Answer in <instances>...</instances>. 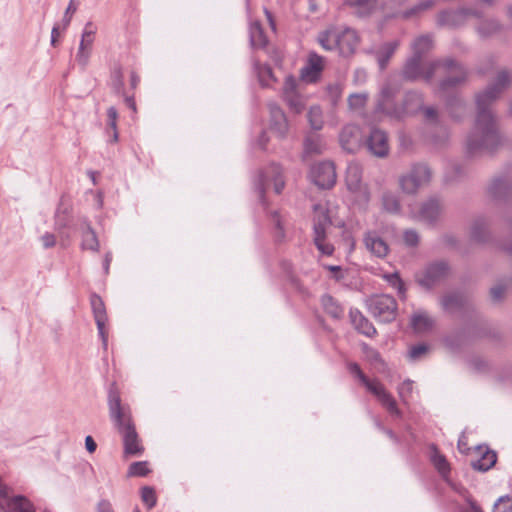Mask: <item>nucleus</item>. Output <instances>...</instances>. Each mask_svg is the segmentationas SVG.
<instances>
[{"mask_svg": "<svg viewBox=\"0 0 512 512\" xmlns=\"http://www.w3.org/2000/svg\"><path fill=\"white\" fill-rule=\"evenodd\" d=\"M507 71H501L496 82L475 97L477 114L473 129L467 136L466 149L472 155H479L495 149L501 143L497 119L492 104L510 84Z\"/></svg>", "mask_w": 512, "mask_h": 512, "instance_id": "obj_1", "label": "nucleus"}, {"mask_svg": "<svg viewBox=\"0 0 512 512\" xmlns=\"http://www.w3.org/2000/svg\"><path fill=\"white\" fill-rule=\"evenodd\" d=\"M402 75L411 81L420 78L429 81L436 75H444L445 78L440 83V89L443 91L459 85L466 79L465 69L452 59L423 64L422 58L418 56H412L406 61Z\"/></svg>", "mask_w": 512, "mask_h": 512, "instance_id": "obj_2", "label": "nucleus"}, {"mask_svg": "<svg viewBox=\"0 0 512 512\" xmlns=\"http://www.w3.org/2000/svg\"><path fill=\"white\" fill-rule=\"evenodd\" d=\"M109 416L122 437L124 448H140V439L132 420L128 404L122 403L120 391L115 382L108 390Z\"/></svg>", "mask_w": 512, "mask_h": 512, "instance_id": "obj_3", "label": "nucleus"}, {"mask_svg": "<svg viewBox=\"0 0 512 512\" xmlns=\"http://www.w3.org/2000/svg\"><path fill=\"white\" fill-rule=\"evenodd\" d=\"M398 91L396 85L386 83L380 93L376 111L387 116L402 119L407 115H413L423 108V97L420 93L411 91L406 93L403 105L397 107L393 104V98Z\"/></svg>", "mask_w": 512, "mask_h": 512, "instance_id": "obj_4", "label": "nucleus"}, {"mask_svg": "<svg viewBox=\"0 0 512 512\" xmlns=\"http://www.w3.org/2000/svg\"><path fill=\"white\" fill-rule=\"evenodd\" d=\"M313 213V242L323 255L330 256L334 252V247L326 241V230L332 224L328 208L325 204L319 203L314 205Z\"/></svg>", "mask_w": 512, "mask_h": 512, "instance_id": "obj_5", "label": "nucleus"}, {"mask_svg": "<svg viewBox=\"0 0 512 512\" xmlns=\"http://www.w3.org/2000/svg\"><path fill=\"white\" fill-rule=\"evenodd\" d=\"M432 178V171L427 164L416 163L399 177L401 191L408 195H415L418 191L427 186Z\"/></svg>", "mask_w": 512, "mask_h": 512, "instance_id": "obj_6", "label": "nucleus"}, {"mask_svg": "<svg viewBox=\"0 0 512 512\" xmlns=\"http://www.w3.org/2000/svg\"><path fill=\"white\" fill-rule=\"evenodd\" d=\"M370 314L380 322L389 323L397 315L396 300L390 295H374L367 300Z\"/></svg>", "mask_w": 512, "mask_h": 512, "instance_id": "obj_7", "label": "nucleus"}, {"mask_svg": "<svg viewBox=\"0 0 512 512\" xmlns=\"http://www.w3.org/2000/svg\"><path fill=\"white\" fill-rule=\"evenodd\" d=\"M470 17L481 18L482 13L474 8L444 10L437 15V24L449 28H457L466 23Z\"/></svg>", "mask_w": 512, "mask_h": 512, "instance_id": "obj_8", "label": "nucleus"}, {"mask_svg": "<svg viewBox=\"0 0 512 512\" xmlns=\"http://www.w3.org/2000/svg\"><path fill=\"white\" fill-rule=\"evenodd\" d=\"M373 394L381 405L392 415L401 417L402 413L397 407L394 397L386 390L378 379H369L368 377L361 383Z\"/></svg>", "mask_w": 512, "mask_h": 512, "instance_id": "obj_9", "label": "nucleus"}, {"mask_svg": "<svg viewBox=\"0 0 512 512\" xmlns=\"http://www.w3.org/2000/svg\"><path fill=\"white\" fill-rule=\"evenodd\" d=\"M447 274L448 266L446 263H431L416 275V281L420 286L430 289L445 279Z\"/></svg>", "mask_w": 512, "mask_h": 512, "instance_id": "obj_10", "label": "nucleus"}, {"mask_svg": "<svg viewBox=\"0 0 512 512\" xmlns=\"http://www.w3.org/2000/svg\"><path fill=\"white\" fill-rule=\"evenodd\" d=\"M311 180L315 185L323 189H329L336 183V171L330 161H322L315 164L310 171Z\"/></svg>", "mask_w": 512, "mask_h": 512, "instance_id": "obj_11", "label": "nucleus"}, {"mask_svg": "<svg viewBox=\"0 0 512 512\" xmlns=\"http://www.w3.org/2000/svg\"><path fill=\"white\" fill-rule=\"evenodd\" d=\"M271 182H273L274 191L277 194H280L284 188L285 183L282 178V169L277 164H272L260 175L258 190L261 199L263 198L265 190Z\"/></svg>", "mask_w": 512, "mask_h": 512, "instance_id": "obj_12", "label": "nucleus"}, {"mask_svg": "<svg viewBox=\"0 0 512 512\" xmlns=\"http://www.w3.org/2000/svg\"><path fill=\"white\" fill-rule=\"evenodd\" d=\"M90 303H91V307H92V311H93V315H94V319H95V322L97 325L99 335L102 339L103 346L106 347L107 341H108V335H107V331L105 329V325H106L108 318H107V313H106V308H105L104 302L100 296H98L96 294H92L90 297Z\"/></svg>", "mask_w": 512, "mask_h": 512, "instance_id": "obj_13", "label": "nucleus"}, {"mask_svg": "<svg viewBox=\"0 0 512 512\" xmlns=\"http://www.w3.org/2000/svg\"><path fill=\"white\" fill-rule=\"evenodd\" d=\"M369 151L377 157H385L389 152L388 137L380 129H373L367 139Z\"/></svg>", "mask_w": 512, "mask_h": 512, "instance_id": "obj_14", "label": "nucleus"}, {"mask_svg": "<svg viewBox=\"0 0 512 512\" xmlns=\"http://www.w3.org/2000/svg\"><path fill=\"white\" fill-rule=\"evenodd\" d=\"M339 141L344 150L349 153L355 152L361 142L360 128L352 124L346 125L340 133Z\"/></svg>", "mask_w": 512, "mask_h": 512, "instance_id": "obj_15", "label": "nucleus"}, {"mask_svg": "<svg viewBox=\"0 0 512 512\" xmlns=\"http://www.w3.org/2000/svg\"><path fill=\"white\" fill-rule=\"evenodd\" d=\"M324 68V59L315 52H310L307 64L301 69V78L305 82H315Z\"/></svg>", "mask_w": 512, "mask_h": 512, "instance_id": "obj_16", "label": "nucleus"}, {"mask_svg": "<svg viewBox=\"0 0 512 512\" xmlns=\"http://www.w3.org/2000/svg\"><path fill=\"white\" fill-rule=\"evenodd\" d=\"M442 210L440 201L431 198L421 204L419 211L413 214V217L423 222L432 223L440 217Z\"/></svg>", "mask_w": 512, "mask_h": 512, "instance_id": "obj_17", "label": "nucleus"}, {"mask_svg": "<svg viewBox=\"0 0 512 512\" xmlns=\"http://www.w3.org/2000/svg\"><path fill=\"white\" fill-rule=\"evenodd\" d=\"M338 36V49L340 53L344 56L353 54L359 44L357 32L351 28H338Z\"/></svg>", "mask_w": 512, "mask_h": 512, "instance_id": "obj_18", "label": "nucleus"}, {"mask_svg": "<svg viewBox=\"0 0 512 512\" xmlns=\"http://www.w3.org/2000/svg\"><path fill=\"white\" fill-rule=\"evenodd\" d=\"M270 130L279 138L285 137L288 131V122L285 113L275 104L269 106Z\"/></svg>", "mask_w": 512, "mask_h": 512, "instance_id": "obj_19", "label": "nucleus"}, {"mask_svg": "<svg viewBox=\"0 0 512 512\" xmlns=\"http://www.w3.org/2000/svg\"><path fill=\"white\" fill-rule=\"evenodd\" d=\"M364 244L366 249L378 258H384L389 252L388 244L376 232H367Z\"/></svg>", "mask_w": 512, "mask_h": 512, "instance_id": "obj_20", "label": "nucleus"}, {"mask_svg": "<svg viewBox=\"0 0 512 512\" xmlns=\"http://www.w3.org/2000/svg\"><path fill=\"white\" fill-rule=\"evenodd\" d=\"M476 455L471 459V466L473 469L485 472L492 468L496 461L497 455L495 450H474Z\"/></svg>", "mask_w": 512, "mask_h": 512, "instance_id": "obj_21", "label": "nucleus"}, {"mask_svg": "<svg viewBox=\"0 0 512 512\" xmlns=\"http://www.w3.org/2000/svg\"><path fill=\"white\" fill-rule=\"evenodd\" d=\"M346 185L349 191L353 193L362 190V167L357 162H351L346 169Z\"/></svg>", "mask_w": 512, "mask_h": 512, "instance_id": "obj_22", "label": "nucleus"}, {"mask_svg": "<svg viewBox=\"0 0 512 512\" xmlns=\"http://www.w3.org/2000/svg\"><path fill=\"white\" fill-rule=\"evenodd\" d=\"M351 323L360 333L372 337L376 334L373 324L357 309H351L349 312Z\"/></svg>", "mask_w": 512, "mask_h": 512, "instance_id": "obj_23", "label": "nucleus"}, {"mask_svg": "<svg viewBox=\"0 0 512 512\" xmlns=\"http://www.w3.org/2000/svg\"><path fill=\"white\" fill-rule=\"evenodd\" d=\"M470 238L476 243H486L490 239L488 224L485 219H475L470 227Z\"/></svg>", "mask_w": 512, "mask_h": 512, "instance_id": "obj_24", "label": "nucleus"}, {"mask_svg": "<svg viewBox=\"0 0 512 512\" xmlns=\"http://www.w3.org/2000/svg\"><path fill=\"white\" fill-rule=\"evenodd\" d=\"M399 46V42L397 40L386 42L382 44L376 51H375V57L377 59V62L379 64V67L381 70L385 69L388 61L392 57V55L395 53L396 49Z\"/></svg>", "mask_w": 512, "mask_h": 512, "instance_id": "obj_25", "label": "nucleus"}, {"mask_svg": "<svg viewBox=\"0 0 512 512\" xmlns=\"http://www.w3.org/2000/svg\"><path fill=\"white\" fill-rule=\"evenodd\" d=\"M503 25L496 19H484L476 26V32L480 38L486 39L498 34Z\"/></svg>", "mask_w": 512, "mask_h": 512, "instance_id": "obj_26", "label": "nucleus"}, {"mask_svg": "<svg viewBox=\"0 0 512 512\" xmlns=\"http://www.w3.org/2000/svg\"><path fill=\"white\" fill-rule=\"evenodd\" d=\"M317 40L320 46L327 51H332L338 48V28L330 27L327 30L320 32Z\"/></svg>", "mask_w": 512, "mask_h": 512, "instance_id": "obj_27", "label": "nucleus"}, {"mask_svg": "<svg viewBox=\"0 0 512 512\" xmlns=\"http://www.w3.org/2000/svg\"><path fill=\"white\" fill-rule=\"evenodd\" d=\"M3 499L6 504V512H35L32 503L23 496Z\"/></svg>", "mask_w": 512, "mask_h": 512, "instance_id": "obj_28", "label": "nucleus"}, {"mask_svg": "<svg viewBox=\"0 0 512 512\" xmlns=\"http://www.w3.org/2000/svg\"><path fill=\"white\" fill-rule=\"evenodd\" d=\"M433 323V319L426 312H417L411 319V325L417 333L429 331Z\"/></svg>", "mask_w": 512, "mask_h": 512, "instance_id": "obj_29", "label": "nucleus"}, {"mask_svg": "<svg viewBox=\"0 0 512 512\" xmlns=\"http://www.w3.org/2000/svg\"><path fill=\"white\" fill-rule=\"evenodd\" d=\"M433 46V40L430 35H422L417 37L411 44L413 51L412 56H418L422 58Z\"/></svg>", "mask_w": 512, "mask_h": 512, "instance_id": "obj_30", "label": "nucleus"}, {"mask_svg": "<svg viewBox=\"0 0 512 512\" xmlns=\"http://www.w3.org/2000/svg\"><path fill=\"white\" fill-rule=\"evenodd\" d=\"M463 305L464 299L459 293H448L441 299L442 308L449 313L459 310Z\"/></svg>", "mask_w": 512, "mask_h": 512, "instance_id": "obj_31", "label": "nucleus"}, {"mask_svg": "<svg viewBox=\"0 0 512 512\" xmlns=\"http://www.w3.org/2000/svg\"><path fill=\"white\" fill-rule=\"evenodd\" d=\"M324 149L322 139L318 135L307 136L304 141V157L321 154Z\"/></svg>", "mask_w": 512, "mask_h": 512, "instance_id": "obj_32", "label": "nucleus"}, {"mask_svg": "<svg viewBox=\"0 0 512 512\" xmlns=\"http://www.w3.org/2000/svg\"><path fill=\"white\" fill-rule=\"evenodd\" d=\"M322 306L327 314L335 319L343 316L344 309L341 305L330 295H323L321 298Z\"/></svg>", "mask_w": 512, "mask_h": 512, "instance_id": "obj_33", "label": "nucleus"}, {"mask_svg": "<svg viewBox=\"0 0 512 512\" xmlns=\"http://www.w3.org/2000/svg\"><path fill=\"white\" fill-rule=\"evenodd\" d=\"M250 41L251 45L256 48H264L268 43L267 37L259 22H253L250 26Z\"/></svg>", "mask_w": 512, "mask_h": 512, "instance_id": "obj_34", "label": "nucleus"}, {"mask_svg": "<svg viewBox=\"0 0 512 512\" xmlns=\"http://www.w3.org/2000/svg\"><path fill=\"white\" fill-rule=\"evenodd\" d=\"M81 247L94 252L99 250V241L96 233L88 223L85 224V231L82 234Z\"/></svg>", "mask_w": 512, "mask_h": 512, "instance_id": "obj_35", "label": "nucleus"}, {"mask_svg": "<svg viewBox=\"0 0 512 512\" xmlns=\"http://www.w3.org/2000/svg\"><path fill=\"white\" fill-rule=\"evenodd\" d=\"M382 207L388 213L398 214L401 211L399 197L391 191L384 192L382 195Z\"/></svg>", "mask_w": 512, "mask_h": 512, "instance_id": "obj_36", "label": "nucleus"}, {"mask_svg": "<svg viewBox=\"0 0 512 512\" xmlns=\"http://www.w3.org/2000/svg\"><path fill=\"white\" fill-rule=\"evenodd\" d=\"M379 0H344L345 4L353 7L359 15H367L376 9Z\"/></svg>", "mask_w": 512, "mask_h": 512, "instance_id": "obj_37", "label": "nucleus"}, {"mask_svg": "<svg viewBox=\"0 0 512 512\" xmlns=\"http://www.w3.org/2000/svg\"><path fill=\"white\" fill-rule=\"evenodd\" d=\"M255 71L257 73L260 84L263 87H270L276 81L271 67L255 63Z\"/></svg>", "mask_w": 512, "mask_h": 512, "instance_id": "obj_38", "label": "nucleus"}, {"mask_svg": "<svg viewBox=\"0 0 512 512\" xmlns=\"http://www.w3.org/2000/svg\"><path fill=\"white\" fill-rule=\"evenodd\" d=\"M431 461L437 471L446 478L450 472V464L446 457L442 455L439 450H433L431 454Z\"/></svg>", "mask_w": 512, "mask_h": 512, "instance_id": "obj_39", "label": "nucleus"}, {"mask_svg": "<svg viewBox=\"0 0 512 512\" xmlns=\"http://www.w3.org/2000/svg\"><path fill=\"white\" fill-rule=\"evenodd\" d=\"M307 118L312 129H322L324 124L323 113L319 106H312L308 111Z\"/></svg>", "mask_w": 512, "mask_h": 512, "instance_id": "obj_40", "label": "nucleus"}, {"mask_svg": "<svg viewBox=\"0 0 512 512\" xmlns=\"http://www.w3.org/2000/svg\"><path fill=\"white\" fill-rule=\"evenodd\" d=\"M510 190L508 182L504 179H495L490 187L489 191L495 198H501L506 196Z\"/></svg>", "mask_w": 512, "mask_h": 512, "instance_id": "obj_41", "label": "nucleus"}, {"mask_svg": "<svg viewBox=\"0 0 512 512\" xmlns=\"http://www.w3.org/2000/svg\"><path fill=\"white\" fill-rule=\"evenodd\" d=\"M291 111L301 113L305 107V98L298 92L284 99Z\"/></svg>", "mask_w": 512, "mask_h": 512, "instance_id": "obj_42", "label": "nucleus"}, {"mask_svg": "<svg viewBox=\"0 0 512 512\" xmlns=\"http://www.w3.org/2000/svg\"><path fill=\"white\" fill-rule=\"evenodd\" d=\"M94 34L95 31L92 29V24L87 23L84 31L81 36V41L79 45V49H89L92 50L93 42H94Z\"/></svg>", "mask_w": 512, "mask_h": 512, "instance_id": "obj_43", "label": "nucleus"}, {"mask_svg": "<svg viewBox=\"0 0 512 512\" xmlns=\"http://www.w3.org/2000/svg\"><path fill=\"white\" fill-rule=\"evenodd\" d=\"M435 0H421L417 4H415L411 9L404 12V17L408 18L414 15H418L426 10L431 9L435 5Z\"/></svg>", "mask_w": 512, "mask_h": 512, "instance_id": "obj_44", "label": "nucleus"}, {"mask_svg": "<svg viewBox=\"0 0 512 512\" xmlns=\"http://www.w3.org/2000/svg\"><path fill=\"white\" fill-rule=\"evenodd\" d=\"M150 472L148 462H134L129 466L128 476L144 477Z\"/></svg>", "mask_w": 512, "mask_h": 512, "instance_id": "obj_45", "label": "nucleus"}, {"mask_svg": "<svg viewBox=\"0 0 512 512\" xmlns=\"http://www.w3.org/2000/svg\"><path fill=\"white\" fill-rule=\"evenodd\" d=\"M297 87H298L297 79L292 75L286 76L284 84H283V88H282L283 99L298 93Z\"/></svg>", "mask_w": 512, "mask_h": 512, "instance_id": "obj_46", "label": "nucleus"}, {"mask_svg": "<svg viewBox=\"0 0 512 512\" xmlns=\"http://www.w3.org/2000/svg\"><path fill=\"white\" fill-rule=\"evenodd\" d=\"M141 500L147 506L148 509L153 508L157 502L155 490L150 486H144L141 489Z\"/></svg>", "mask_w": 512, "mask_h": 512, "instance_id": "obj_47", "label": "nucleus"}, {"mask_svg": "<svg viewBox=\"0 0 512 512\" xmlns=\"http://www.w3.org/2000/svg\"><path fill=\"white\" fill-rule=\"evenodd\" d=\"M386 281L398 291L400 297H405V286L398 273L387 274L384 276Z\"/></svg>", "mask_w": 512, "mask_h": 512, "instance_id": "obj_48", "label": "nucleus"}, {"mask_svg": "<svg viewBox=\"0 0 512 512\" xmlns=\"http://www.w3.org/2000/svg\"><path fill=\"white\" fill-rule=\"evenodd\" d=\"M368 95L366 93L351 94L348 98L349 107L353 110L363 108L367 102Z\"/></svg>", "mask_w": 512, "mask_h": 512, "instance_id": "obj_49", "label": "nucleus"}, {"mask_svg": "<svg viewBox=\"0 0 512 512\" xmlns=\"http://www.w3.org/2000/svg\"><path fill=\"white\" fill-rule=\"evenodd\" d=\"M68 223L69 219L67 209H62V207L59 206L55 213V229L61 232L68 226Z\"/></svg>", "mask_w": 512, "mask_h": 512, "instance_id": "obj_50", "label": "nucleus"}, {"mask_svg": "<svg viewBox=\"0 0 512 512\" xmlns=\"http://www.w3.org/2000/svg\"><path fill=\"white\" fill-rule=\"evenodd\" d=\"M493 512H512V498L501 497L494 505Z\"/></svg>", "mask_w": 512, "mask_h": 512, "instance_id": "obj_51", "label": "nucleus"}, {"mask_svg": "<svg viewBox=\"0 0 512 512\" xmlns=\"http://www.w3.org/2000/svg\"><path fill=\"white\" fill-rule=\"evenodd\" d=\"M91 52H92V50H89V49L82 50V49L78 48L75 60H76L77 64L82 69H85L87 67V65L89 63L90 56H91Z\"/></svg>", "mask_w": 512, "mask_h": 512, "instance_id": "obj_52", "label": "nucleus"}, {"mask_svg": "<svg viewBox=\"0 0 512 512\" xmlns=\"http://www.w3.org/2000/svg\"><path fill=\"white\" fill-rule=\"evenodd\" d=\"M403 240L407 246L414 247L419 242V235L416 230L407 229L403 233Z\"/></svg>", "mask_w": 512, "mask_h": 512, "instance_id": "obj_53", "label": "nucleus"}, {"mask_svg": "<svg viewBox=\"0 0 512 512\" xmlns=\"http://www.w3.org/2000/svg\"><path fill=\"white\" fill-rule=\"evenodd\" d=\"M112 85L117 93L121 92L124 86L123 73L121 68H116L112 73Z\"/></svg>", "mask_w": 512, "mask_h": 512, "instance_id": "obj_54", "label": "nucleus"}, {"mask_svg": "<svg viewBox=\"0 0 512 512\" xmlns=\"http://www.w3.org/2000/svg\"><path fill=\"white\" fill-rule=\"evenodd\" d=\"M412 390H413V382L410 380L404 381L398 387V394L403 402H406L407 398L411 395Z\"/></svg>", "mask_w": 512, "mask_h": 512, "instance_id": "obj_55", "label": "nucleus"}, {"mask_svg": "<svg viewBox=\"0 0 512 512\" xmlns=\"http://www.w3.org/2000/svg\"><path fill=\"white\" fill-rule=\"evenodd\" d=\"M506 286L504 284H496L490 289V296L494 302H499L504 297Z\"/></svg>", "mask_w": 512, "mask_h": 512, "instance_id": "obj_56", "label": "nucleus"}, {"mask_svg": "<svg viewBox=\"0 0 512 512\" xmlns=\"http://www.w3.org/2000/svg\"><path fill=\"white\" fill-rule=\"evenodd\" d=\"M428 351V346L425 344H419L411 347L409 351V357L412 360H417L422 357Z\"/></svg>", "mask_w": 512, "mask_h": 512, "instance_id": "obj_57", "label": "nucleus"}, {"mask_svg": "<svg viewBox=\"0 0 512 512\" xmlns=\"http://www.w3.org/2000/svg\"><path fill=\"white\" fill-rule=\"evenodd\" d=\"M327 91L329 93L331 101L333 103H336L337 100L341 97L342 87L339 83L330 84L327 87Z\"/></svg>", "mask_w": 512, "mask_h": 512, "instance_id": "obj_58", "label": "nucleus"}, {"mask_svg": "<svg viewBox=\"0 0 512 512\" xmlns=\"http://www.w3.org/2000/svg\"><path fill=\"white\" fill-rule=\"evenodd\" d=\"M118 113L115 107H109L107 110V129H115L117 127Z\"/></svg>", "mask_w": 512, "mask_h": 512, "instance_id": "obj_59", "label": "nucleus"}, {"mask_svg": "<svg viewBox=\"0 0 512 512\" xmlns=\"http://www.w3.org/2000/svg\"><path fill=\"white\" fill-rule=\"evenodd\" d=\"M272 221H273V223L275 225V237L278 240L283 239L284 238V230H283V227L281 225L280 215L277 212H274L272 214Z\"/></svg>", "mask_w": 512, "mask_h": 512, "instance_id": "obj_60", "label": "nucleus"}, {"mask_svg": "<svg viewBox=\"0 0 512 512\" xmlns=\"http://www.w3.org/2000/svg\"><path fill=\"white\" fill-rule=\"evenodd\" d=\"M76 10H77V5L75 4V1L70 0L69 5L66 8L64 18H63L64 28L69 26V24L71 22L72 15L76 12Z\"/></svg>", "mask_w": 512, "mask_h": 512, "instance_id": "obj_61", "label": "nucleus"}, {"mask_svg": "<svg viewBox=\"0 0 512 512\" xmlns=\"http://www.w3.org/2000/svg\"><path fill=\"white\" fill-rule=\"evenodd\" d=\"M348 369L349 372L357 377L361 383L367 378L357 363H350L348 365Z\"/></svg>", "mask_w": 512, "mask_h": 512, "instance_id": "obj_62", "label": "nucleus"}, {"mask_svg": "<svg viewBox=\"0 0 512 512\" xmlns=\"http://www.w3.org/2000/svg\"><path fill=\"white\" fill-rule=\"evenodd\" d=\"M41 242L45 248H51L56 244L55 236L52 233H45L41 237Z\"/></svg>", "mask_w": 512, "mask_h": 512, "instance_id": "obj_63", "label": "nucleus"}, {"mask_svg": "<svg viewBox=\"0 0 512 512\" xmlns=\"http://www.w3.org/2000/svg\"><path fill=\"white\" fill-rule=\"evenodd\" d=\"M97 512H114V509L109 501L102 500L97 505Z\"/></svg>", "mask_w": 512, "mask_h": 512, "instance_id": "obj_64", "label": "nucleus"}]
</instances>
